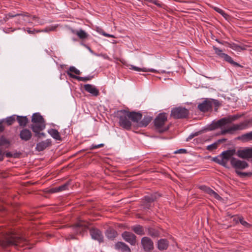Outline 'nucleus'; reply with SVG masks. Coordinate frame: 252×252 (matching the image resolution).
<instances>
[{"mask_svg":"<svg viewBox=\"0 0 252 252\" xmlns=\"http://www.w3.org/2000/svg\"><path fill=\"white\" fill-rule=\"evenodd\" d=\"M24 14L25 13H19V14H17L16 15H13L11 13H9L8 14V16L9 17H17V18L18 22L19 23H20V24H21V23H23L24 21H23V19L20 18V17L21 16H24Z\"/></svg>","mask_w":252,"mask_h":252,"instance_id":"33","label":"nucleus"},{"mask_svg":"<svg viewBox=\"0 0 252 252\" xmlns=\"http://www.w3.org/2000/svg\"><path fill=\"white\" fill-rule=\"evenodd\" d=\"M210 102L211 103V108L213 107V106H215L216 107L215 108V110L217 111V108L220 105V103L217 100L215 99H210Z\"/></svg>","mask_w":252,"mask_h":252,"instance_id":"38","label":"nucleus"},{"mask_svg":"<svg viewBox=\"0 0 252 252\" xmlns=\"http://www.w3.org/2000/svg\"><path fill=\"white\" fill-rule=\"evenodd\" d=\"M118 117L119 119V125L123 128L129 130L131 128V121L138 123L141 119L142 115L139 113L121 110L118 113Z\"/></svg>","mask_w":252,"mask_h":252,"instance_id":"1","label":"nucleus"},{"mask_svg":"<svg viewBox=\"0 0 252 252\" xmlns=\"http://www.w3.org/2000/svg\"><path fill=\"white\" fill-rule=\"evenodd\" d=\"M242 137L244 139L247 140H252V131L243 135Z\"/></svg>","mask_w":252,"mask_h":252,"instance_id":"41","label":"nucleus"},{"mask_svg":"<svg viewBox=\"0 0 252 252\" xmlns=\"http://www.w3.org/2000/svg\"><path fill=\"white\" fill-rule=\"evenodd\" d=\"M200 189L205 192L209 194L211 197H213L218 200H220L221 198V197L217 192L214 191L209 187L203 186H201Z\"/></svg>","mask_w":252,"mask_h":252,"instance_id":"14","label":"nucleus"},{"mask_svg":"<svg viewBox=\"0 0 252 252\" xmlns=\"http://www.w3.org/2000/svg\"><path fill=\"white\" fill-rule=\"evenodd\" d=\"M27 32L29 34H35V33L40 32V31L35 30H31L30 29H28L27 30Z\"/></svg>","mask_w":252,"mask_h":252,"instance_id":"47","label":"nucleus"},{"mask_svg":"<svg viewBox=\"0 0 252 252\" xmlns=\"http://www.w3.org/2000/svg\"><path fill=\"white\" fill-rule=\"evenodd\" d=\"M148 234L153 237H156L159 236V232L157 230L153 228L148 229Z\"/></svg>","mask_w":252,"mask_h":252,"instance_id":"34","label":"nucleus"},{"mask_svg":"<svg viewBox=\"0 0 252 252\" xmlns=\"http://www.w3.org/2000/svg\"><path fill=\"white\" fill-rule=\"evenodd\" d=\"M89 51H90L91 52L93 53V51L90 49H89Z\"/></svg>","mask_w":252,"mask_h":252,"instance_id":"58","label":"nucleus"},{"mask_svg":"<svg viewBox=\"0 0 252 252\" xmlns=\"http://www.w3.org/2000/svg\"><path fill=\"white\" fill-rule=\"evenodd\" d=\"M8 143V141L4 138H0V145H4Z\"/></svg>","mask_w":252,"mask_h":252,"instance_id":"45","label":"nucleus"},{"mask_svg":"<svg viewBox=\"0 0 252 252\" xmlns=\"http://www.w3.org/2000/svg\"><path fill=\"white\" fill-rule=\"evenodd\" d=\"M20 137L22 140L28 141L31 139L32 133L30 130L24 129L20 132Z\"/></svg>","mask_w":252,"mask_h":252,"instance_id":"20","label":"nucleus"},{"mask_svg":"<svg viewBox=\"0 0 252 252\" xmlns=\"http://www.w3.org/2000/svg\"><path fill=\"white\" fill-rule=\"evenodd\" d=\"M32 122L33 124L32 125L31 128L36 133H38L45 128L43 118L38 113H35L32 115Z\"/></svg>","mask_w":252,"mask_h":252,"instance_id":"3","label":"nucleus"},{"mask_svg":"<svg viewBox=\"0 0 252 252\" xmlns=\"http://www.w3.org/2000/svg\"><path fill=\"white\" fill-rule=\"evenodd\" d=\"M117 235V232L115 230L111 229L107 230L106 233L107 237L111 240L114 239Z\"/></svg>","mask_w":252,"mask_h":252,"instance_id":"27","label":"nucleus"},{"mask_svg":"<svg viewBox=\"0 0 252 252\" xmlns=\"http://www.w3.org/2000/svg\"><path fill=\"white\" fill-rule=\"evenodd\" d=\"M215 10L217 12L222 15L224 17H226V16H227V15L220 8L215 7Z\"/></svg>","mask_w":252,"mask_h":252,"instance_id":"43","label":"nucleus"},{"mask_svg":"<svg viewBox=\"0 0 252 252\" xmlns=\"http://www.w3.org/2000/svg\"><path fill=\"white\" fill-rule=\"evenodd\" d=\"M28 243L27 240L14 233H6L0 239V246L2 248L14 246L15 248L22 247Z\"/></svg>","mask_w":252,"mask_h":252,"instance_id":"2","label":"nucleus"},{"mask_svg":"<svg viewBox=\"0 0 252 252\" xmlns=\"http://www.w3.org/2000/svg\"><path fill=\"white\" fill-rule=\"evenodd\" d=\"M236 173L238 174V175H242L243 176H247L248 175H250L251 173H243V172H239V171H236Z\"/></svg>","mask_w":252,"mask_h":252,"instance_id":"49","label":"nucleus"},{"mask_svg":"<svg viewBox=\"0 0 252 252\" xmlns=\"http://www.w3.org/2000/svg\"><path fill=\"white\" fill-rule=\"evenodd\" d=\"M168 246V243L166 239H162L158 241V247L159 250H165Z\"/></svg>","mask_w":252,"mask_h":252,"instance_id":"26","label":"nucleus"},{"mask_svg":"<svg viewBox=\"0 0 252 252\" xmlns=\"http://www.w3.org/2000/svg\"><path fill=\"white\" fill-rule=\"evenodd\" d=\"M237 118L236 116H230L228 117L223 118L213 124V128L221 127L236 120Z\"/></svg>","mask_w":252,"mask_h":252,"instance_id":"8","label":"nucleus"},{"mask_svg":"<svg viewBox=\"0 0 252 252\" xmlns=\"http://www.w3.org/2000/svg\"><path fill=\"white\" fill-rule=\"evenodd\" d=\"M186 153V150L181 149L180 150H178L174 152L175 154H179V153Z\"/></svg>","mask_w":252,"mask_h":252,"instance_id":"48","label":"nucleus"},{"mask_svg":"<svg viewBox=\"0 0 252 252\" xmlns=\"http://www.w3.org/2000/svg\"><path fill=\"white\" fill-rule=\"evenodd\" d=\"M152 119L150 117H145L144 119L139 123L138 126H139L145 127L151 121Z\"/></svg>","mask_w":252,"mask_h":252,"instance_id":"32","label":"nucleus"},{"mask_svg":"<svg viewBox=\"0 0 252 252\" xmlns=\"http://www.w3.org/2000/svg\"><path fill=\"white\" fill-rule=\"evenodd\" d=\"M195 135H197V134H195ZM194 136V134L190 135L187 139V140H189V139H190L192 138Z\"/></svg>","mask_w":252,"mask_h":252,"instance_id":"54","label":"nucleus"},{"mask_svg":"<svg viewBox=\"0 0 252 252\" xmlns=\"http://www.w3.org/2000/svg\"><path fill=\"white\" fill-rule=\"evenodd\" d=\"M115 249L117 250H121L124 252H131L130 248L124 242H118L115 246Z\"/></svg>","mask_w":252,"mask_h":252,"instance_id":"19","label":"nucleus"},{"mask_svg":"<svg viewBox=\"0 0 252 252\" xmlns=\"http://www.w3.org/2000/svg\"><path fill=\"white\" fill-rule=\"evenodd\" d=\"M235 154V150L233 149L224 151L218 158L215 159V161L220 164L225 166L228 161L229 160L231 161V159L233 158V156Z\"/></svg>","mask_w":252,"mask_h":252,"instance_id":"4","label":"nucleus"},{"mask_svg":"<svg viewBox=\"0 0 252 252\" xmlns=\"http://www.w3.org/2000/svg\"><path fill=\"white\" fill-rule=\"evenodd\" d=\"M229 47L234 50L240 52L242 50H247L249 46L246 45H238L235 43H231L229 44Z\"/></svg>","mask_w":252,"mask_h":252,"instance_id":"21","label":"nucleus"},{"mask_svg":"<svg viewBox=\"0 0 252 252\" xmlns=\"http://www.w3.org/2000/svg\"><path fill=\"white\" fill-rule=\"evenodd\" d=\"M239 220L240 222L242 225L246 227H250L251 226V224L248 223L247 221L244 220V219L242 217L239 218Z\"/></svg>","mask_w":252,"mask_h":252,"instance_id":"40","label":"nucleus"},{"mask_svg":"<svg viewBox=\"0 0 252 252\" xmlns=\"http://www.w3.org/2000/svg\"><path fill=\"white\" fill-rule=\"evenodd\" d=\"M51 145V141L50 139L41 141L37 144L36 149L38 151H42Z\"/></svg>","mask_w":252,"mask_h":252,"instance_id":"17","label":"nucleus"},{"mask_svg":"<svg viewBox=\"0 0 252 252\" xmlns=\"http://www.w3.org/2000/svg\"><path fill=\"white\" fill-rule=\"evenodd\" d=\"M15 121V116L13 115L9 117H7L5 119V122L7 125H11Z\"/></svg>","mask_w":252,"mask_h":252,"instance_id":"35","label":"nucleus"},{"mask_svg":"<svg viewBox=\"0 0 252 252\" xmlns=\"http://www.w3.org/2000/svg\"><path fill=\"white\" fill-rule=\"evenodd\" d=\"M3 129H4V127L2 125H0V132L2 131L3 130Z\"/></svg>","mask_w":252,"mask_h":252,"instance_id":"55","label":"nucleus"},{"mask_svg":"<svg viewBox=\"0 0 252 252\" xmlns=\"http://www.w3.org/2000/svg\"><path fill=\"white\" fill-rule=\"evenodd\" d=\"M87 227V223L80 221L75 225L77 233H80L82 231H84Z\"/></svg>","mask_w":252,"mask_h":252,"instance_id":"22","label":"nucleus"},{"mask_svg":"<svg viewBox=\"0 0 252 252\" xmlns=\"http://www.w3.org/2000/svg\"><path fill=\"white\" fill-rule=\"evenodd\" d=\"M67 185V184H64L59 187H56L50 189V192L52 193L57 192L61 191L64 190L66 189Z\"/></svg>","mask_w":252,"mask_h":252,"instance_id":"31","label":"nucleus"},{"mask_svg":"<svg viewBox=\"0 0 252 252\" xmlns=\"http://www.w3.org/2000/svg\"><path fill=\"white\" fill-rule=\"evenodd\" d=\"M122 237L125 241L131 245H135L136 243V236L131 232L125 231L122 233Z\"/></svg>","mask_w":252,"mask_h":252,"instance_id":"9","label":"nucleus"},{"mask_svg":"<svg viewBox=\"0 0 252 252\" xmlns=\"http://www.w3.org/2000/svg\"><path fill=\"white\" fill-rule=\"evenodd\" d=\"M85 90L93 95L96 96L99 94V91L92 85L86 84L84 86Z\"/></svg>","mask_w":252,"mask_h":252,"instance_id":"18","label":"nucleus"},{"mask_svg":"<svg viewBox=\"0 0 252 252\" xmlns=\"http://www.w3.org/2000/svg\"><path fill=\"white\" fill-rule=\"evenodd\" d=\"M40 134L42 136H44L45 135V134L44 133H40Z\"/></svg>","mask_w":252,"mask_h":252,"instance_id":"57","label":"nucleus"},{"mask_svg":"<svg viewBox=\"0 0 252 252\" xmlns=\"http://www.w3.org/2000/svg\"><path fill=\"white\" fill-rule=\"evenodd\" d=\"M55 28L52 27H48L45 28L44 30L40 31V32H48L50 31H54L55 30Z\"/></svg>","mask_w":252,"mask_h":252,"instance_id":"46","label":"nucleus"},{"mask_svg":"<svg viewBox=\"0 0 252 252\" xmlns=\"http://www.w3.org/2000/svg\"><path fill=\"white\" fill-rule=\"evenodd\" d=\"M72 32L77 35L78 37L81 39H86L88 36V33L82 29L78 31L72 30Z\"/></svg>","mask_w":252,"mask_h":252,"instance_id":"23","label":"nucleus"},{"mask_svg":"<svg viewBox=\"0 0 252 252\" xmlns=\"http://www.w3.org/2000/svg\"><path fill=\"white\" fill-rule=\"evenodd\" d=\"M231 164L236 169H244L248 167V163L245 161H242L235 158L231 160Z\"/></svg>","mask_w":252,"mask_h":252,"instance_id":"10","label":"nucleus"},{"mask_svg":"<svg viewBox=\"0 0 252 252\" xmlns=\"http://www.w3.org/2000/svg\"><path fill=\"white\" fill-rule=\"evenodd\" d=\"M141 245L145 251L149 252L154 249L153 241L147 237H144L141 239Z\"/></svg>","mask_w":252,"mask_h":252,"instance_id":"11","label":"nucleus"},{"mask_svg":"<svg viewBox=\"0 0 252 252\" xmlns=\"http://www.w3.org/2000/svg\"><path fill=\"white\" fill-rule=\"evenodd\" d=\"M20 17L23 18L25 22L32 23V21L30 19V15L28 13H25L24 16H21Z\"/></svg>","mask_w":252,"mask_h":252,"instance_id":"36","label":"nucleus"},{"mask_svg":"<svg viewBox=\"0 0 252 252\" xmlns=\"http://www.w3.org/2000/svg\"><path fill=\"white\" fill-rule=\"evenodd\" d=\"M219 142H215L211 145H208L207 146V149L209 151H213L215 149H216L218 147Z\"/></svg>","mask_w":252,"mask_h":252,"instance_id":"39","label":"nucleus"},{"mask_svg":"<svg viewBox=\"0 0 252 252\" xmlns=\"http://www.w3.org/2000/svg\"><path fill=\"white\" fill-rule=\"evenodd\" d=\"M249 124V122L246 121L238 124H234L228 126L227 128L222 129L221 131V134L232 133L234 131L246 129L248 127Z\"/></svg>","mask_w":252,"mask_h":252,"instance_id":"5","label":"nucleus"},{"mask_svg":"<svg viewBox=\"0 0 252 252\" xmlns=\"http://www.w3.org/2000/svg\"><path fill=\"white\" fill-rule=\"evenodd\" d=\"M132 230L138 235H142L144 234V229L143 227L140 225L132 227Z\"/></svg>","mask_w":252,"mask_h":252,"instance_id":"30","label":"nucleus"},{"mask_svg":"<svg viewBox=\"0 0 252 252\" xmlns=\"http://www.w3.org/2000/svg\"><path fill=\"white\" fill-rule=\"evenodd\" d=\"M80 73V71L74 66H70L67 71V74L71 78L77 79L80 81L87 80V79H86V78L78 77L73 74V73H74L77 75H79Z\"/></svg>","mask_w":252,"mask_h":252,"instance_id":"13","label":"nucleus"},{"mask_svg":"<svg viewBox=\"0 0 252 252\" xmlns=\"http://www.w3.org/2000/svg\"><path fill=\"white\" fill-rule=\"evenodd\" d=\"M90 234L92 238L95 240L101 242L103 241V236L101 232L98 229H92L90 230Z\"/></svg>","mask_w":252,"mask_h":252,"instance_id":"15","label":"nucleus"},{"mask_svg":"<svg viewBox=\"0 0 252 252\" xmlns=\"http://www.w3.org/2000/svg\"><path fill=\"white\" fill-rule=\"evenodd\" d=\"M48 132L55 140H61L62 139L60 134L57 130L51 128L48 130Z\"/></svg>","mask_w":252,"mask_h":252,"instance_id":"24","label":"nucleus"},{"mask_svg":"<svg viewBox=\"0 0 252 252\" xmlns=\"http://www.w3.org/2000/svg\"><path fill=\"white\" fill-rule=\"evenodd\" d=\"M167 121V115L165 113L160 114L155 120V125L156 127L159 129L160 132H163L167 129V128H163V126Z\"/></svg>","mask_w":252,"mask_h":252,"instance_id":"6","label":"nucleus"},{"mask_svg":"<svg viewBox=\"0 0 252 252\" xmlns=\"http://www.w3.org/2000/svg\"><path fill=\"white\" fill-rule=\"evenodd\" d=\"M37 19V17L35 16L30 15V19L32 21V23L33 22V21H36Z\"/></svg>","mask_w":252,"mask_h":252,"instance_id":"50","label":"nucleus"},{"mask_svg":"<svg viewBox=\"0 0 252 252\" xmlns=\"http://www.w3.org/2000/svg\"><path fill=\"white\" fill-rule=\"evenodd\" d=\"M198 109L202 112H207L211 109V103L210 99H206L198 106Z\"/></svg>","mask_w":252,"mask_h":252,"instance_id":"16","label":"nucleus"},{"mask_svg":"<svg viewBox=\"0 0 252 252\" xmlns=\"http://www.w3.org/2000/svg\"><path fill=\"white\" fill-rule=\"evenodd\" d=\"M97 31L100 33H101V34L103 35L104 36H105L106 37H113V38L115 37L114 36V35H113L105 33L104 32L102 31L101 29H99V30H97Z\"/></svg>","mask_w":252,"mask_h":252,"instance_id":"42","label":"nucleus"},{"mask_svg":"<svg viewBox=\"0 0 252 252\" xmlns=\"http://www.w3.org/2000/svg\"><path fill=\"white\" fill-rule=\"evenodd\" d=\"M103 146H104V144H98V145H93L91 146V147L90 148V149L93 150V149H97V148H101V147H102Z\"/></svg>","mask_w":252,"mask_h":252,"instance_id":"44","label":"nucleus"},{"mask_svg":"<svg viewBox=\"0 0 252 252\" xmlns=\"http://www.w3.org/2000/svg\"><path fill=\"white\" fill-rule=\"evenodd\" d=\"M222 55L223 57L222 58L226 62L235 66H240L238 63L233 61L232 58L227 54H225L224 55Z\"/></svg>","mask_w":252,"mask_h":252,"instance_id":"28","label":"nucleus"},{"mask_svg":"<svg viewBox=\"0 0 252 252\" xmlns=\"http://www.w3.org/2000/svg\"><path fill=\"white\" fill-rule=\"evenodd\" d=\"M130 69L134 70L136 71H142V72H156L157 71L154 69H148L145 67L140 68L137 66H135L133 65H130L129 67Z\"/></svg>","mask_w":252,"mask_h":252,"instance_id":"25","label":"nucleus"},{"mask_svg":"<svg viewBox=\"0 0 252 252\" xmlns=\"http://www.w3.org/2000/svg\"><path fill=\"white\" fill-rule=\"evenodd\" d=\"M3 159V154L1 151H0V161Z\"/></svg>","mask_w":252,"mask_h":252,"instance_id":"51","label":"nucleus"},{"mask_svg":"<svg viewBox=\"0 0 252 252\" xmlns=\"http://www.w3.org/2000/svg\"><path fill=\"white\" fill-rule=\"evenodd\" d=\"M17 119L21 126H25L28 122V118L26 116H17Z\"/></svg>","mask_w":252,"mask_h":252,"instance_id":"29","label":"nucleus"},{"mask_svg":"<svg viewBox=\"0 0 252 252\" xmlns=\"http://www.w3.org/2000/svg\"><path fill=\"white\" fill-rule=\"evenodd\" d=\"M237 155L240 158L247 159L252 158V148H246L237 152Z\"/></svg>","mask_w":252,"mask_h":252,"instance_id":"12","label":"nucleus"},{"mask_svg":"<svg viewBox=\"0 0 252 252\" xmlns=\"http://www.w3.org/2000/svg\"><path fill=\"white\" fill-rule=\"evenodd\" d=\"M189 114V111L184 107H179L172 109L171 115L176 119L186 118Z\"/></svg>","mask_w":252,"mask_h":252,"instance_id":"7","label":"nucleus"},{"mask_svg":"<svg viewBox=\"0 0 252 252\" xmlns=\"http://www.w3.org/2000/svg\"><path fill=\"white\" fill-rule=\"evenodd\" d=\"M102 57L106 59H109V57L106 54H102Z\"/></svg>","mask_w":252,"mask_h":252,"instance_id":"53","label":"nucleus"},{"mask_svg":"<svg viewBox=\"0 0 252 252\" xmlns=\"http://www.w3.org/2000/svg\"><path fill=\"white\" fill-rule=\"evenodd\" d=\"M14 31V30H11V29H7L5 30L4 32L6 33H9L10 32H13Z\"/></svg>","mask_w":252,"mask_h":252,"instance_id":"52","label":"nucleus"},{"mask_svg":"<svg viewBox=\"0 0 252 252\" xmlns=\"http://www.w3.org/2000/svg\"><path fill=\"white\" fill-rule=\"evenodd\" d=\"M89 51H90L91 52L93 53V51L90 49H89Z\"/></svg>","mask_w":252,"mask_h":252,"instance_id":"59","label":"nucleus"},{"mask_svg":"<svg viewBox=\"0 0 252 252\" xmlns=\"http://www.w3.org/2000/svg\"><path fill=\"white\" fill-rule=\"evenodd\" d=\"M213 49L215 50V53L221 58H222L223 57L222 55L225 54V53H222V51L219 48H218L215 46H213Z\"/></svg>","mask_w":252,"mask_h":252,"instance_id":"37","label":"nucleus"},{"mask_svg":"<svg viewBox=\"0 0 252 252\" xmlns=\"http://www.w3.org/2000/svg\"><path fill=\"white\" fill-rule=\"evenodd\" d=\"M11 154L10 153H6V156L7 157H9L10 156Z\"/></svg>","mask_w":252,"mask_h":252,"instance_id":"56","label":"nucleus"}]
</instances>
